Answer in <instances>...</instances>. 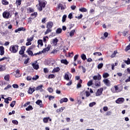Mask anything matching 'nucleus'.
<instances>
[{
	"label": "nucleus",
	"instance_id": "nucleus-1",
	"mask_svg": "<svg viewBox=\"0 0 130 130\" xmlns=\"http://www.w3.org/2000/svg\"><path fill=\"white\" fill-rule=\"evenodd\" d=\"M38 3V5H37L36 7H37V10L39 12H41L45 8V6L47 5V2L45 0H39Z\"/></svg>",
	"mask_w": 130,
	"mask_h": 130
},
{
	"label": "nucleus",
	"instance_id": "nucleus-2",
	"mask_svg": "<svg viewBox=\"0 0 130 130\" xmlns=\"http://www.w3.org/2000/svg\"><path fill=\"white\" fill-rule=\"evenodd\" d=\"M9 50L12 53H17L19 50V46L17 45H11L10 47Z\"/></svg>",
	"mask_w": 130,
	"mask_h": 130
},
{
	"label": "nucleus",
	"instance_id": "nucleus-3",
	"mask_svg": "<svg viewBox=\"0 0 130 130\" xmlns=\"http://www.w3.org/2000/svg\"><path fill=\"white\" fill-rule=\"evenodd\" d=\"M25 50H26V46H22L21 47V49L20 50L19 53L20 55H23L25 53Z\"/></svg>",
	"mask_w": 130,
	"mask_h": 130
},
{
	"label": "nucleus",
	"instance_id": "nucleus-4",
	"mask_svg": "<svg viewBox=\"0 0 130 130\" xmlns=\"http://www.w3.org/2000/svg\"><path fill=\"white\" fill-rule=\"evenodd\" d=\"M10 14L9 12L5 11L3 13V17L5 19H9V18H10Z\"/></svg>",
	"mask_w": 130,
	"mask_h": 130
},
{
	"label": "nucleus",
	"instance_id": "nucleus-5",
	"mask_svg": "<svg viewBox=\"0 0 130 130\" xmlns=\"http://www.w3.org/2000/svg\"><path fill=\"white\" fill-rule=\"evenodd\" d=\"M103 92V88H101L98 89L95 93L96 96H101L102 92Z\"/></svg>",
	"mask_w": 130,
	"mask_h": 130
},
{
	"label": "nucleus",
	"instance_id": "nucleus-6",
	"mask_svg": "<svg viewBox=\"0 0 130 130\" xmlns=\"http://www.w3.org/2000/svg\"><path fill=\"white\" fill-rule=\"evenodd\" d=\"M103 82L107 86V87H110V86L111 85L110 83V81L108 80V79H105L103 80Z\"/></svg>",
	"mask_w": 130,
	"mask_h": 130
},
{
	"label": "nucleus",
	"instance_id": "nucleus-7",
	"mask_svg": "<svg viewBox=\"0 0 130 130\" xmlns=\"http://www.w3.org/2000/svg\"><path fill=\"white\" fill-rule=\"evenodd\" d=\"M115 102L117 104H121V103H123V102H124V99L123 98H118L116 100Z\"/></svg>",
	"mask_w": 130,
	"mask_h": 130
},
{
	"label": "nucleus",
	"instance_id": "nucleus-8",
	"mask_svg": "<svg viewBox=\"0 0 130 130\" xmlns=\"http://www.w3.org/2000/svg\"><path fill=\"white\" fill-rule=\"evenodd\" d=\"M53 27V22L52 21H49L47 22L46 25V28H49V29H52Z\"/></svg>",
	"mask_w": 130,
	"mask_h": 130
},
{
	"label": "nucleus",
	"instance_id": "nucleus-9",
	"mask_svg": "<svg viewBox=\"0 0 130 130\" xmlns=\"http://www.w3.org/2000/svg\"><path fill=\"white\" fill-rule=\"evenodd\" d=\"M36 91V89L35 88V87H34V88L29 87L28 90L27 91L28 94H30V95L33 94L34 92H35Z\"/></svg>",
	"mask_w": 130,
	"mask_h": 130
},
{
	"label": "nucleus",
	"instance_id": "nucleus-10",
	"mask_svg": "<svg viewBox=\"0 0 130 130\" xmlns=\"http://www.w3.org/2000/svg\"><path fill=\"white\" fill-rule=\"evenodd\" d=\"M43 85L41 84L36 88V91H40V92H43Z\"/></svg>",
	"mask_w": 130,
	"mask_h": 130
},
{
	"label": "nucleus",
	"instance_id": "nucleus-11",
	"mask_svg": "<svg viewBox=\"0 0 130 130\" xmlns=\"http://www.w3.org/2000/svg\"><path fill=\"white\" fill-rule=\"evenodd\" d=\"M66 10V7H63V6L62 5V4H61V3H59L58 5H57V11H58V10Z\"/></svg>",
	"mask_w": 130,
	"mask_h": 130
},
{
	"label": "nucleus",
	"instance_id": "nucleus-12",
	"mask_svg": "<svg viewBox=\"0 0 130 130\" xmlns=\"http://www.w3.org/2000/svg\"><path fill=\"white\" fill-rule=\"evenodd\" d=\"M51 47V45H48L47 48L43 49V50H42V52L44 53V52H46V51H49V50H50Z\"/></svg>",
	"mask_w": 130,
	"mask_h": 130
},
{
	"label": "nucleus",
	"instance_id": "nucleus-13",
	"mask_svg": "<svg viewBox=\"0 0 130 130\" xmlns=\"http://www.w3.org/2000/svg\"><path fill=\"white\" fill-rule=\"evenodd\" d=\"M36 104L37 105H39L40 107H43L44 105L42 104V101L40 100H38L36 102Z\"/></svg>",
	"mask_w": 130,
	"mask_h": 130
},
{
	"label": "nucleus",
	"instance_id": "nucleus-14",
	"mask_svg": "<svg viewBox=\"0 0 130 130\" xmlns=\"http://www.w3.org/2000/svg\"><path fill=\"white\" fill-rule=\"evenodd\" d=\"M20 31H26V28H25V27H19L18 28L15 29V32L18 33Z\"/></svg>",
	"mask_w": 130,
	"mask_h": 130
},
{
	"label": "nucleus",
	"instance_id": "nucleus-15",
	"mask_svg": "<svg viewBox=\"0 0 130 130\" xmlns=\"http://www.w3.org/2000/svg\"><path fill=\"white\" fill-rule=\"evenodd\" d=\"M5 54V48L3 46H0V55Z\"/></svg>",
	"mask_w": 130,
	"mask_h": 130
},
{
	"label": "nucleus",
	"instance_id": "nucleus-16",
	"mask_svg": "<svg viewBox=\"0 0 130 130\" xmlns=\"http://www.w3.org/2000/svg\"><path fill=\"white\" fill-rule=\"evenodd\" d=\"M68 101H69V100L68 99V98H64L61 99L60 100V104H62V103L63 102H68Z\"/></svg>",
	"mask_w": 130,
	"mask_h": 130
},
{
	"label": "nucleus",
	"instance_id": "nucleus-17",
	"mask_svg": "<svg viewBox=\"0 0 130 130\" xmlns=\"http://www.w3.org/2000/svg\"><path fill=\"white\" fill-rule=\"evenodd\" d=\"M16 74H15V77L16 78H20L21 77V74H20V70H17L15 71Z\"/></svg>",
	"mask_w": 130,
	"mask_h": 130
},
{
	"label": "nucleus",
	"instance_id": "nucleus-18",
	"mask_svg": "<svg viewBox=\"0 0 130 130\" xmlns=\"http://www.w3.org/2000/svg\"><path fill=\"white\" fill-rule=\"evenodd\" d=\"M93 80H101V75L100 74H98V76H94L93 77Z\"/></svg>",
	"mask_w": 130,
	"mask_h": 130
},
{
	"label": "nucleus",
	"instance_id": "nucleus-19",
	"mask_svg": "<svg viewBox=\"0 0 130 130\" xmlns=\"http://www.w3.org/2000/svg\"><path fill=\"white\" fill-rule=\"evenodd\" d=\"M38 47H39V45H41V46H43V41L42 40H38Z\"/></svg>",
	"mask_w": 130,
	"mask_h": 130
},
{
	"label": "nucleus",
	"instance_id": "nucleus-20",
	"mask_svg": "<svg viewBox=\"0 0 130 130\" xmlns=\"http://www.w3.org/2000/svg\"><path fill=\"white\" fill-rule=\"evenodd\" d=\"M26 52L28 54V55H30V56H34V55H33V51L31 50H27Z\"/></svg>",
	"mask_w": 130,
	"mask_h": 130
},
{
	"label": "nucleus",
	"instance_id": "nucleus-21",
	"mask_svg": "<svg viewBox=\"0 0 130 130\" xmlns=\"http://www.w3.org/2000/svg\"><path fill=\"white\" fill-rule=\"evenodd\" d=\"M32 66L35 70H38V69H39V65H38V64L32 63Z\"/></svg>",
	"mask_w": 130,
	"mask_h": 130
},
{
	"label": "nucleus",
	"instance_id": "nucleus-22",
	"mask_svg": "<svg viewBox=\"0 0 130 130\" xmlns=\"http://www.w3.org/2000/svg\"><path fill=\"white\" fill-rule=\"evenodd\" d=\"M60 62H61V63H63L66 66L69 64V62H68V60L67 59H61L60 60Z\"/></svg>",
	"mask_w": 130,
	"mask_h": 130
},
{
	"label": "nucleus",
	"instance_id": "nucleus-23",
	"mask_svg": "<svg viewBox=\"0 0 130 130\" xmlns=\"http://www.w3.org/2000/svg\"><path fill=\"white\" fill-rule=\"evenodd\" d=\"M6 70V66L0 64V72H4Z\"/></svg>",
	"mask_w": 130,
	"mask_h": 130
},
{
	"label": "nucleus",
	"instance_id": "nucleus-24",
	"mask_svg": "<svg viewBox=\"0 0 130 130\" xmlns=\"http://www.w3.org/2000/svg\"><path fill=\"white\" fill-rule=\"evenodd\" d=\"M75 32H76V30H75V29L72 30L70 31V34H69L70 37H73V36H74V35H75Z\"/></svg>",
	"mask_w": 130,
	"mask_h": 130
},
{
	"label": "nucleus",
	"instance_id": "nucleus-25",
	"mask_svg": "<svg viewBox=\"0 0 130 130\" xmlns=\"http://www.w3.org/2000/svg\"><path fill=\"white\" fill-rule=\"evenodd\" d=\"M52 31V28H47L46 31L45 32V35L48 34V33H50V32H51Z\"/></svg>",
	"mask_w": 130,
	"mask_h": 130
},
{
	"label": "nucleus",
	"instance_id": "nucleus-26",
	"mask_svg": "<svg viewBox=\"0 0 130 130\" xmlns=\"http://www.w3.org/2000/svg\"><path fill=\"white\" fill-rule=\"evenodd\" d=\"M64 109V108L61 107L59 109H57L56 111V112H57V113H58L59 112H62Z\"/></svg>",
	"mask_w": 130,
	"mask_h": 130
},
{
	"label": "nucleus",
	"instance_id": "nucleus-27",
	"mask_svg": "<svg viewBox=\"0 0 130 130\" xmlns=\"http://www.w3.org/2000/svg\"><path fill=\"white\" fill-rule=\"evenodd\" d=\"M27 13H29L34 12V9H33V8H30V7H29L27 9Z\"/></svg>",
	"mask_w": 130,
	"mask_h": 130
},
{
	"label": "nucleus",
	"instance_id": "nucleus-28",
	"mask_svg": "<svg viewBox=\"0 0 130 130\" xmlns=\"http://www.w3.org/2000/svg\"><path fill=\"white\" fill-rule=\"evenodd\" d=\"M80 57L83 59V60H86V59H87V57L85 54H82L80 55Z\"/></svg>",
	"mask_w": 130,
	"mask_h": 130
},
{
	"label": "nucleus",
	"instance_id": "nucleus-29",
	"mask_svg": "<svg viewBox=\"0 0 130 130\" xmlns=\"http://www.w3.org/2000/svg\"><path fill=\"white\" fill-rule=\"evenodd\" d=\"M79 11H80V12H81V13H85V12H87V9H86L84 7H82V8L79 9Z\"/></svg>",
	"mask_w": 130,
	"mask_h": 130
},
{
	"label": "nucleus",
	"instance_id": "nucleus-30",
	"mask_svg": "<svg viewBox=\"0 0 130 130\" xmlns=\"http://www.w3.org/2000/svg\"><path fill=\"white\" fill-rule=\"evenodd\" d=\"M62 32V29L60 28H58L56 30V34H60Z\"/></svg>",
	"mask_w": 130,
	"mask_h": 130
},
{
	"label": "nucleus",
	"instance_id": "nucleus-31",
	"mask_svg": "<svg viewBox=\"0 0 130 130\" xmlns=\"http://www.w3.org/2000/svg\"><path fill=\"white\" fill-rule=\"evenodd\" d=\"M25 110L26 111H30V110H33V107H32V106H28L27 108H26Z\"/></svg>",
	"mask_w": 130,
	"mask_h": 130
},
{
	"label": "nucleus",
	"instance_id": "nucleus-32",
	"mask_svg": "<svg viewBox=\"0 0 130 130\" xmlns=\"http://www.w3.org/2000/svg\"><path fill=\"white\" fill-rule=\"evenodd\" d=\"M4 79L5 80V81H10V75L8 74L6 75L4 77Z\"/></svg>",
	"mask_w": 130,
	"mask_h": 130
},
{
	"label": "nucleus",
	"instance_id": "nucleus-33",
	"mask_svg": "<svg viewBox=\"0 0 130 130\" xmlns=\"http://www.w3.org/2000/svg\"><path fill=\"white\" fill-rule=\"evenodd\" d=\"M108 77H109V74L108 73H105L103 74V77L105 79L108 78Z\"/></svg>",
	"mask_w": 130,
	"mask_h": 130
},
{
	"label": "nucleus",
	"instance_id": "nucleus-34",
	"mask_svg": "<svg viewBox=\"0 0 130 130\" xmlns=\"http://www.w3.org/2000/svg\"><path fill=\"white\" fill-rule=\"evenodd\" d=\"M34 39V36H32L31 37L29 38H27L26 40V41L28 42H31V41H33Z\"/></svg>",
	"mask_w": 130,
	"mask_h": 130
},
{
	"label": "nucleus",
	"instance_id": "nucleus-35",
	"mask_svg": "<svg viewBox=\"0 0 130 130\" xmlns=\"http://www.w3.org/2000/svg\"><path fill=\"white\" fill-rule=\"evenodd\" d=\"M2 4L5 6H7L9 5V2L7 1V0H2Z\"/></svg>",
	"mask_w": 130,
	"mask_h": 130
},
{
	"label": "nucleus",
	"instance_id": "nucleus-36",
	"mask_svg": "<svg viewBox=\"0 0 130 130\" xmlns=\"http://www.w3.org/2000/svg\"><path fill=\"white\" fill-rule=\"evenodd\" d=\"M48 119H49V117H45L43 118V120L45 123H47V122H48Z\"/></svg>",
	"mask_w": 130,
	"mask_h": 130
},
{
	"label": "nucleus",
	"instance_id": "nucleus-37",
	"mask_svg": "<svg viewBox=\"0 0 130 130\" xmlns=\"http://www.w3.org/2000/svg\"><path fill=\"white\" fill-rule=\"evenodd\" d=\"M64 79L67 81H70V77H69V74H66L64 75Z\"/></svg>",
	"mask_w": 130,
	"mask_h": 130
},
{
	"label": "nucleus",
	"instance_id": "nucleus-38",
	"mask_svg": "<svg viewBox=\"0 0 130 130\" xmlns=\"http://www.w3.org/2000/svg\"><path fill=\"white\" fill-rule=\"evenodd\" d=\"M16 5H17V7H18V6H21V4H22V1H21V0H16Z\"/></svg>",
	"mask_w": 130,
	"mask_h": 130
},
{
	"label": "nucleus",
	"instance_id": "nucleus-39",
	"mask_svg": "<svg viewBox=\"0 0 130 130\" xmlns=\"http://www.w3.org/2000/svg\"><path fill=\"white\" fill-rule=\"evenodd\" d=\"M87 86L88 87H90V86H92L93 85V81L90 80L87 82Z\"/></svg>",
	"mask_w": 130,
	"mask_h": 130
},
{
	"label": "nucleus",
	"instance_id": "nucleus-40",
	"mask_svg": "<svg viewBox=\"0 0 130 130\" xmlns=\"http://www.w3.org/2000/svg\"><path fill=\"white\" fill-rule=\"evenodd\" d=\"M117 54V51H114L113 53H112L111 54V57H115V56Z\"/></svg>",
	"mask_w": 130,
	"mask_h": 130
},
{
	"label": "nucleus",
	"instance_id": "nucleus-41",
	"mask_svg": "<svg viewBox=\"0 0 130 130\" xmlns=\"http://www.w3.org/2000/svg\"><path fill=\"white\" fill-rule=\"evenodd\" d=\"M95 86H96V87H100V86H101V83H100V81H96L95 83Z\"/></svg>",
	"mask_w": 130,
	"mask_h": 130
},
{
	"label": "nucleus",
	"instance_id": "nucleus-42",
	"mask_svg": "<svg viewBox=\"0 0 130 130\" xmlns=\"http://www.w3.org/2000/svg\"><path fill=\"white\" fill-rule=\"evenodd\" d=\"M103 68V63H101L98 65V69L100 70V69H102Z\"/></svg>",
	"mask_w": 130,
	"mask_h": 130
},
{
	"label": "nucleus",
	"instance_id": "nucleus-43",
	"mask_svg": "<svg viewBox=\"0 0 130 130\" xmlns=\"http://www.w3.org/2000/svg\"><path fill=\"white\" fill-rule=\"evenodd\" d=\"M59 68L57 67V68H54L53 70V72L54 73H57L58 72H59Z\"/></svg>",
	"mask_w": 130,
	"mask_h": 130
},
{
	"label": "nucleus",
	"instance_id": "nucleus-44",
	"mask_svg": "<svg viewBox=\"0 0 130 130\" xmlns=\"http://www.w3.org/2000/svg\"><path fill=\"white\" fill-rule=\"evenodd\" d=\"M38 79H39V76L38 75H35L33 77L32 80H33V81H36V80H38Z\"/></svg>",
	"mask_w": 130,
	"mask_h": 130
},
{
	"label": "nucleus",
	"instance_id": "nucleus-45",
	"mask_svg": "<svg viewBox=\"0 0 130 130\" xmlns=\"http://www.w3.org/2000/svg\"><path fill=\"white\" fill-rule=\"evenodd\" d=\"M15 105H16V101H13L10 104V106H11V107H14V106H15Z\"/></svg>",
	"mask_w": 130,
	"mask_h": 130
},
{
	"label": "nucleus",
	"instance_id": "nucleus-46",
	"mask_svg": "<svg viewBox=\"0 0 130 130\" xmlns=\"http://www.w3.org/2000/svg\"><path fill=\"white\" fill-rule=\"evenodd\" d=\"M94 105H96V102H93L92 103H90L89 104V107H93V106Z\"/></svg>",
	"mask_w": 130,
	"mask_h": 130
},
{
	"label": "nucleus",
	"instance_id": "nucleus-47",
	"mask_svg": "<svg viewBox=\"0 0 130 130\" xmlns=\"http://www.w3.org/2000/svg\"><path fill=\"white\" fill-rule=\"evenodd\" d=\"M67 19V16L66 15H64L63 16H62V22L63 23H64V22H66V20Z\"/></svg>",
	"mask_w": 130,
	"mask_h": 130
},
{
	"label": "nucleus",
	"instance_id": "nucleus-48",
	"mask_svg": "<svg viewBox=\"0 0 130 130\" xmlns=\"http://www.w3.org/2000/svg\"><path fill=\"white\" fill-rule=\"evenodd\" d=\"M34 48H35V45H31L29 47L27 50H32Z\"/></svg>",
	"mask_w": 130,
	"mask_h": 130
},
{
	"label": "nucleus",
	"instance_id": "nucleus-49",
	"mask_svg": "<svg viewBox=\"0 0 130 130\" xmlns=\"http://www.w3.org/2000/svg\"><path fill=\"white\" fill-rule=\"evenodd\" d=\"M57 42H58V40L56 38L53 40V43H54V44H57Z\"/></svg>",
	"mask_w": 130,
	"mask_h": 130
},
{
	"label": "nucleus",
	"instance_id": "nucleus-50",
	"mask_svg": "<svg viewBox=\"0 0 130 130\" xmlns=\"http://www.w3.org/2000/svg\"><path fill=\"white\" fill-rule=\"evenodd\" d=\"M12 123H13V124H16V125H18L19 122H18L17 120H12Z\"/></svg>",
	"mask_w": 130,
	"mask_h": 130
},
{
	"label": "nucleus",
	"instance_id": "nucleus-51",
	"mask_svg": "<svg viewBox=\"0 0 130 130\" xmlns=\"http://www.w3.org/2000/svg\"><path fill=\"white\" fill-rule=\"evenodd\" d=\"M55 76H54V74H50L48 76V79H53V78H55Z\"/></svg>",
	"mask_w": 130,
	"mask_h": 130
},
{
	"label": "nucleus",
	"instance_id": "nucleus-52",
	"mask_svg": "<svg viewBox=\"0 0 130 130\" xmlns=\"http://www.w3.org/2000/svg\"><path fill=\"white\" fill-rule=\"evenodd\" d=\"M97 54H98L99 56H100V55H102V53H101V52H96L93 53V55H96Z\"/></svg>",
	"mask_w": 130,
	"mask_h": 130
},
{
	"label": "nucleus",
	"instance_id": "nucleus-53",
	"mask_svg": "<svg viewBox=\"0 0 130 130\" xmlns=\"http://www.w3.org/2000/svg\"><path fill=\"white\" fill-rule=\"evenodd\" d=\"M130 49V44L128 46H127L125 49V51H128Z\"/></svg>",
	"mask_w": 130,
	"mask_h": 130
},
{
	"label": "nucleus",
	"instance_id": "nucleus-54",
	"mask_svg": "<svg viewBox=\"0 0 130 130\" xmlns=\"http://www.w3.org/2000/svg\"><path fill=\"white\" fill-rule=\"evenodd\" d=\"M37 15H38V13L37 12H34V13H32L31 14H30V16H35V18H36V17H37Z\"/></svg>",
	"mask_w": 130,
	"mask_h": 130
},
{
	"label": "nucleus",
	"instance_id": "nucleus-55",
	"mask_svg": "<svg viewBox=\"0 0 130 130\" xmlns=\"http://www.w3.org/2000/svg\"><path fill=\"white\" fill-rule=\"evenodd\" d=\"M42 23L43 24H45L46 23V18L44 17L43 18H42Z\"/></svg>",
	"mask_w": 130,
	"mask_h": 130
},
{
	"label": "nucleus",
	"instance_id": "nucleus-56",
	"mask_svg": "<svg viewBox=\"0 0 130 130\" xmlns=\"http://www.w3.org/2000/svg\"><path fill=\"white\" fill-rule=\"evenodd\" d=\"M125 63H126L127 64H130V59L129 58H127V60H125Z\"/></svg>",
	"mask_w": 130,
	"mask_h": 130
},
{
	"label": "nucleus",
	"instance_id": "nucleus-57",
	"mask_svg": "<svg viewBox=\"0 0 130 130\" xmlns=\"http://www.w3.org/2000/svg\"><path fill=\"white\" fill-rule=\"evenodd\" d=\"M68 18L70 20L73 19V13H71L68 15Z\"/></svg>",
	"mask_w": 130,
	"mask_h": 130
},
{
	"label": "nucleus",
	"instance_id": "nucleus-58",
	"mask_svg": "<svg viewBox=\"0 0 130 130\" xmlns=\"http://www.w3.org/2000/svg\"><path fill=\"white\" fill-rule=\"evenodd\" d=\"M10 88H12V85L9 84L4 88V90H8V89H10Z\"/></svg>",
	"mask_w": 130,
	"mask_h": 130
},
{
	"label": "nucleus",
	"instance_id": "nucleus-59",
	"mask_svg": "<svg viewBox=\"0 0 130 130\" xmlns=\"http://www.w3.org/2000/svg\"><path fill=\"white\" fill-rule=\"evenodd\" d=\"M12 87H13L14 88L17 89L19 88V85L17 84H14L12 85Z\"/></svg>",
	"mask_w": 130,
	"mask_h": 130
},
{
	"label": "nucleus",
	"instance_id": "nucleus-60",
	"mask_svg": "<svg viewBox=\"0 0 130 130\" xmlns=\"http://www.w3.org/2000/svg\"><path fill=\"white\" fill-rule=\"evenodd\" d=\"M48 91L49 93H52L53 92V89L52 88L49 87L48 88Z\"/></svg>",
	"mask_w": 130,
	"mask_h": 130
},
{
	"label": "nucleus",
	"instance_id": "nucleus-61",
	"mask_svg": "<svg viewBox=\"0 0 130 130\" xmlns=\"http://www.w3.org/2000/svg\"><path fill=\"white\" fill-rule=\"evenodd\" d=\"M46 38H47V39H49V38H48V36H46V37H43V41H44V42L45 43H46Z\"/></svg>",
	"mask_w": 130,
	"mask_h": 130
},
{
	"label": "nucleus",
	"instance_id": "nucleus-62",
	"mask_svg": "<svg viewBox=\"0 0 130 130\" xmlns=\"http://www.w3.org/2000/svg\"><path fill=\"white\" fill-rule=\"evenodd\" d=\"M111 113H112L111 111H107L106 113V115H107V116L111 115Z\"/></svg>",
	"mask_w": 130,
	"mask_h": 130
},
{
	"label": "nucleus",
	"instance_id": "nucleus-63",
	"mask_svg": "<svg viewBox=\"0 0 130 130\" xmlns=\"http://www.w3.org/2000/svg\"><path fill=\"white\" fill-rule=\"evenodd\" d=\"M86 93V97H89V96H90L91 95V94L90 93V92L88 91H86L85 92Z\"/></svg>",
	"mask_w": 130,
	"mask_h": 130
},
{
	"label": "nucleus",
	"instance_id": "nucleus-64",
	"mask_svg": "<svg viewBox=\"0 0 130 130\" xmlns=\"http://www.w3.org/2000/svg\"><path fill=\"white\" fill-rule=\"evenodd\" d=\"M48 72V69L47 68H44V73H45V74H47Z\"/></svg>",
	"mask_w": 130,
	"mask_h": 130
}]
</instances>
